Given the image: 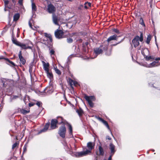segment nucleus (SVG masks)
Masks as SVG:
<instances>
[{
	"mask_svg": "<svg viewBox=\"0 0 160 160\" xmlns=\"http://www.w3.org/2000/svg\"><path fill=\"white\" fill-rule=\"evenodd\" d=\"M57 118L58 124L67 125L69 130V135L71 137L72 136V129L71 125L61 117H58Z\"/></svg>",
	"mask_w": 160,
	"mask_h": 160,
	"instance_id": "f257e3e1",
	"label": "nucleus"
},
{
	"mask_svg": "<svg viewBox=\"0 0 160 160\" xmlns=\"http://www.w3.org/2000/svg\"><path fill=\"white\" fill-rule=\"evenodd\" d=\"M19 46L22 49H32L33 45L32 42L30 41L27 40L24 43L20 42Z\"/></svg>",
	"mask_w": 160,
	"mask_h": 160,
	"instance_id": "f03ea898",
	"label": "nucleus"
},
{
	"mask_svg": "<svg viewBox=\"0 0 160 160\" xmlns=\"http://www.w3.org/2000/svg\"><path fill=\"white\" fill-rule=\"evenodd\" d=\"M139 40L141 42L143 41V34L142 32L140 33V37L138 36H136L132 41V42L135 48H136L139 45Z\"/></svg>",
	"mask_w": 160,
	"mask_h": 160,
	"instance_id": "7ed1b4c3",
	"label": "nucleus"
},
{
	"mask_svg": "<svg viewBox=\"0 0 160 160\" xmlns=\"http://www.w3.org/2000/svg\"><path fill=\"white\" fill-rule=\"evenodd\" d=\"M84 98L85 100L88 102V103L91 107H93L94 104L92 102L93 101H94L95 100V98L94 96H88L85 94L84 96Z\"/></svg>",
	"mask_w": 160,
	"mask_h": 160,
	"instance_id": "20e7f679",
	"label": "nucleus"
},
{
	"mask_svg": "<svg viewBox=\"0 0 160 160\" xmlns=\"http://www.w3.org/2000/svg\"><path fill=\"white\" fill-rule=\"evenodd\" d=\"M65 125H63L61 126L59 128L58 131V133L60 137L63 138L65 137L66 133V128L65 126Z\"/></svg>",
	"mask_w": 160,
	"mask_h": 160,
	"instance_id": "39448f33",
	"label": "nucleus"
},
{
	"mask_svg": "<svg viewBox=\"0 0 160 160\" xmlns=\"http://www.w3.org/2000/svg\"><path fill=\"white\" fill-rule=\"evenodd\" d=\"M95 146V143L93 142H89L87 145V147L88 149L86 150V151H87V152L89 154H90L91 153V151L92 149L94 148Z\"/></svg>",
	"mask_w": 160,
	"mask_h": 160,
	"instance_id": "423d86ee",
	"label": "nucleus"
},
{
	"mask_svg": "<svg viewBox=\"0 0 160 160\" xmlns=\"http://www.w3.org/2000/svg\"><path fill=\"white\" fill-rule=\"evenodd\" d=\"M45 39H43L41 40V41H43L44 42L43 43L45 45H47V44L48 42L47 41L49 40L50 42H52V37L51 35L50 34H48L47 33H45Z\"/></svg>",
	"mask_w": 160,
	"mask_h": 160,
	"instance_id": "0eeeda50",
	"label": "nucleus"
},
{
	"mask_svg": "<svg viewBox=\"0 0 160 160\" xmlns=\"http://www.w3.org/2000/svg\"><path fill=\"white\" fill-rule=\"evenodd\" d=\"M142 53L146 58L147 60H149L150 59H153V58H152V56H148L149 53V51L148 48H145L142 51Z\"/></svg>",
	"mask_w": 160,
	"mask_h": 160,
	"instance_id": "6e6552de",
	"label": "nucleus"
},
{
	"mask_svg": "<svg viewBox=\"0 0 160 160\" xmlns=\"http://www.w3.org/2000/svg\"><path fill=\"white\" fill-rule=\"evenodd\" d=\"M64 32L60 30L57 29L55 32V35L56 37L58 39L62 38H63Z\"/></svg>",
	"mask_w": 160,
	"mask_h": 160,
	"instance_id": "1a4fd4ad",
	"label": "nucleus"
},
{
	"mask_svg": "<svg viewBox=\"0 0 160 160\" xmlns=\"http://www.w3.org/2000/svg\"><path fill=\"white\" fill-rule=\"evenodd\" d=\"M106 148H103L101 143H100L98 146V150L99 153V155L103 156L105 154L106 151Z\"/></svg>",
	"mask_w": 160,
	"mask_h": 160,
	"instance_id": "9d476101",
	"label": "nucleus"
},
{
	"mask_svg": "<svg viewBox=\"0 0 160 160\" xmlns=\"http://www.w3.org/2000/svg\"><path fill=\"white\" fill-rule=\"evenodd\" d=\"M87 152V151H84L77 152L75 153V155L77 157H81L89 154Z\"/></svg>",
	"mask_w": 160,
	"mask_h": 160,
	"instance_id": "9b49d317",
	"label": "nucleus"
},
{
	"mask_svg": "<svg viewBox=\"0 0 160 160\" xmlns=\"http://www.w3.org/2000/svg\"><path fill=\"white\" fill-rule=\"evenodd\" d=\"M48 10L50 13H53L56 11V8L52 4H50L48 6Z\"/></svg>",
	"mask_w": 160,
	"mask_h": 160,
	"instance_id": "f8f14e48",
	"label": "nucleus"
},
{
	"mask_svg": "<svg viewBox=\"0 0 160 160\" xmlns=\"http://www.w3.org/2000/svg\"><path fill=\"white\" fill-rule=\"evenodd\" d=\"M44 91L47 94H51L53 92L52 87V86L47 87L44 89Z\"/></svg>",
	"mask_w": 160,
	"mask_h": 160,
	"instance_id": "ddd939ff",
	"label": "nucleus"
},
{
	"mask_svg": "<svg viewBox=\"0 0 160 160\" xmlns=\"http://www.w3.org/2000/svg\"><path fill=\"white\" fill-rule=\"evenodd\" d=\"M58 123V120L56 119L52 120L51 123V128L52 129H55L57 127V124Z\"/></svg>",
	"mask_w": 160,
	"mask_h": 160,
	"instance_id": "4468645a",
	"label": "nucleus"
},
{
	"mask_svg": "<svg viewBox=\"0 0 160 160\" xmlns=\"http://www.w3.org/2000/svg\"><path fill=\"white\" fill-rule=\"evenodd\" d=\"M18 57L20 61L22 64L24 65L26 62V60L23 57L22 55V51H20L19 52Z\"/></svg>",
	"mask_w": 160,
	"mask_h": 160,
	"instance_id": "2eb2a0df",
	"label": "nucleus"
},
{
	"mask_svg": "<svg viewBox=\"0 0 160 160\" xmlns=\"http://www.w3.org/2000/svg\"><path fill=\"white\" fill-rule=\"evenodd\" d=\"M118 37L116 34H114L109 37L107 39V41L109 43L112 40L117 41Z\"/></svg>",
	"mask_w": 160,
	"mask_h": 160,
	"instance_id": "dca6fc26",
	"label": "nucleus"
},
{
	"mask_svg": "<svg viewBox=\"0 0 160 160\" xmlns=\"http://www.w3.org/2000/svg\"><path fill=\"white\" fill-rule=\"evenodd\" d=\"M159 65H160V62L156 61L150 63L147 67L150 68L158 66Z\"/></svg>",
	"mask_w": 160,
	"mask_h": 160,
	"instance_id": "f3484780",
	"label": "nucleus"
},
{
	"mask_svg": "<svg viewBox=\"0 0 160 160\" xmlns=\"http://www.w3.org/2000/svg\"><path fill=\"white\" fill-rule=\"evenodd\" d=\"M109 149L111 151L110 154L114 155L116 150L115 149V146L112 143L110 144Z\"/></svg>",
	"mask_w": 160,
	"mask_h": 160,
	"instance_id": "a211bd4d",
	"label": "nucleus"
},
{
	"mask_svg": "<svg viewBox=\"0 0 160 160\" xmlns=\"http://www.w3.org/2000/svg\"><path fill=\"white\" fill-rule=\"evenodd\" d=\"M59 21L58 17L56 16V15L53 14H52V21L53 23L57 25H58L59 24L58 23V21Z\"/></svg>",
	"mask_w": 160,
	"mask_h": 160,
	"instance_id": "6ab92c4d",
	"label": "nucleus"
},
{
	"mask_svg": "<svg viewBox=\"0 0 160 160\" xmlns=\"http://www.w3.org/2000/svg\"><path fill=\"white\" fill-rule=\"evenodd\" d=\"M49 49V52L50 56L52 57V55H55V51L54 49L52 47V46L50 45L48 46V45H47Z\"/></svg>",
	"mask_w": 160,
	"mask_h": 160,
	"instance_id": "aec40b11",
	"label": "nucleus"
},
{
	"mask_svg": "<svg viewBox=\"0 0 160 160\" xmlns=\"http://www.w3.org/2000/svg\"><path fill=\"white\" fill-rule=\"evenodd\" d=\"M43 66V68L44 70L46 72L49 71V64L48 63H46L45 62L42 61V62Z\"/></svg>",
	"mask_w": 160,
	"mask_h": 160,
	"instance_id": "412c9836",
	"label": "nucleus"
},
{
	"mask_svg": "<svg viewBox=\"0 0 160 160\" xmlns=\"http://www.w3.org/2000/svg\"><path fill=\"white\" fill-rule=\"evenodd\" d=\"M32 2V13L33 14L35 13L37 11V8L35 3L33 2V0H31Z\"/></svg>",
	"mask_w": 160,
	"mask_h": 160,
	"instance_id": "4be33fe9",
	"label": "nucleus"
},
{
	"mask_svg": "<svg viewBox=\"0 0 160 160\" xmlns=\"http://www.w3.org/2000/svg\"><path fill=\"white\" fill-rule=\"evenodd\" d=\"M98 119L99 121H101L108 129H109V126L108 122L104 120L102 118L100 117H98Z\"/></svg>",
	"mask_w": 160,
	"mask_h": 160,
	"instance_id": "5701e85b",
	"label": "nucleus"
},
{
	"mask_svg": "<svg viewBox=\"0 0 160 160\" xmlns=\"http://www.w3.org/2000/svg\"><path fill=\"white\" fill-rule=\"evenodd\" d=\"M76 112L78 113L80 118L82 116L84 113L83 110L81 108H80L79 109H77Z\"/></svg>",
	"mask_w": 160,
	"mask_h": 160,
	"instance_id": "b1692460",
	"label": "nucleus"
},
{
	"mask_svg": "<svg viewBox=\"0 0 160 160\" xmlns=\"http://www.w3.org/2000/svg\"><path fill=\"white\" fill-rule=\"evenodd\" d=\"M94 52L96 54H99L102 53L103 52V51L102 49L99 48H97L94 49Z\"/></svg>",
	"mask_w": 160,
	"mask_h": 160,
	"instance_id": "393cba45",
	"label": "nucleus"
},
{
	"mask_svg": "<svg viewBox=\"0 0 160 160\" xmlns=\"http://www.w3.org/2000/svg\"><path fill=\"white\" fill-rule=\"evenodd\" d=\"M46 72L48 77L50 80L52 79L53 78V75L51 72H50L49 71H48Z\"/></svg>",
	"mask_w": 160,
	"mask_h": 160,
	"instance_id": "a878e982",
	"label": "nucleus"
},
{
	"mask_svg": "<svg viewBox=\"0 0 160 160\" xmlns=\"http://www.w3.org/2000/svg\"><path fill=\"white\" fill-rule=\"evenodd\" d=\"M50 126V122H49L48 123H47L45 126L44 128L41 130V132H44L46 131L48 129L49 126Z\"/></svg>",
	"mask_w": 160,
	"mask_h": 160,
	"instance_id": "bb28decb",
	"label": "nucleus"
},
{
	"mask_svg": "<svg viewBox=\"0 0 160 160\" xmlns=\"http://www.w3.org/2000/svg\"><path fill=\"white\" fill-rule=\"evenodd\" d=\"M12 42L13 43L19 46L21 42L18 41L16 39L14 38V37H13L12 36Z\"/></svg>",
	"mask_w": 160,
	"mask_h": 160,
	"instance_id": "cd10ccee",
	"label": "nucleus"
},
{
	"mask_svg": "<svg viewBox=\"0 0 160 160\" xmlns=\"http://www.w3.org/2000/svg\"><path fill=\"white\" fill-rule=\"evenodd\" d=\"M69 82L70 84V86L71 87L72 89H73V88L72 86V85H75L77 83V82H76L75 81L73 80H72L71 79H70L69 80Z\"/></svg>",
	"mask_w": 160,
	"mask_h": 160,
	"instance_id": "c85d7f7f",
	"label": "nucleus"
},
{
	"mask_svg": "<svg viewBox=\"0 0 160 160\" xmlns=\"http://www.w3.org/2000/svg\"><path fill=\"white\" fill-rule=\"evenodd\" d=\"M20 17V14L18 13L15 14L13 16V21H17Z\"/></svg>",
	"mask_w": 160,
	"mask_h": 160,
	"instance_id": "c756f323",
	"label": "nucleus"
},
{
	"mask_svg": "<svg viewBox=\"0 0 160 160\" xmlns=\"http://www.w3.org/2000/svg\"><path fill=\"white\" fill-rule=\"evenodd\" d=\"M151 39V36L150 34H149L148 35L147 38V40H146V43L149 44L150 42V41Z\"/></svg>",
	"mask_w": 160,
	"mask_h": 160,
	"instance_id": "7c9ffc66",
	"label": "nucleus"
},
{
	"mask_svg": "<svg viewBox=\"0 0 160 160\" xmlns=\"http://www.w3.org/2000/svg\"><path fill=\"white\" fill-rule=\"evenodd\" d=\"M91 6V3L90 2H86L84 4V8L86 9L88 8L89 7H90Z\"/></svg>",
	"mask_w": 160,
	"mask_h": 160,
	"instance_id": "2f4dec72",
	"label": "nucleus"
},
{
	"mask_svg": "<svg viewBox=\"0 0 160 160\" xmlns=\"http://www.w3.org/2000/svg\"><path fill=\"white\" fill-rule=\"evenodd\" d=\"M6 60L8 61L10 63V64L13 67H15L16 66V64L12 61H10L8 58L6 59Z\"/></svg>",
	"mask_w": 160,
	"mask_h": 160,
	"instance_id": "473e14b6",
	"label": "nucleus"
},
{
	"mask_svg": "<svg viewBox=\"0 0 160 160\" xmlns=\"http://www.w3.org/2000/svg\"><path fill=\"white\" fill-rule=\"evenodd\" d=\"M54 70L55 72L58 75H60L61 74V72L60 70L58 69L57 68H54Z\"/></svg>",
	"mask_w": 160,
	"mask_h": 160,
	"instance_id": "72a5a7b5",
	"label": "nucleus"
},
{
	"mask_svg": "<svg viewBox=\"0 0 160 160\" xmlns=\"http://www.w3.org/2000/svg\"><path fill=\"white\" fill-rule=\"evenodd\" d=\"M139 22L143 26L145 27V24L144 23L143 20V18H141L139 20Z\"/></svg>",
	"mask_w": 160,
	"mask_h": 160,
	"instance_id": "f704fd0d",
	"label": "nucleus"
},
{
	"mask_svg": "<svg viewBox=\"0 0 160 160\" xmlns=\"http://www.w3.org/2000/svg\"><path fill=\"white\" fill-rule=\"evenodd\" d=\"M19 145V143L18 142H16L15 143L13 144L12 147V149H13L15 148H16L17 146H18Z\"/></svg>",
	"mask_w": 160,
	"mask_h": 160,
	"instance_id": "c9c22d12",
	"label": "nucleus"
},
{
	"mask_svg": "<svg viewBox=\"0 0 160 160\" xmlns=\"http://www.w3.org/2000/svg\"><path fill=\"white\" fill-rule=\"evenodd\" d=\"M20 111V112L22 113L23 114H26L28 112V111H27L25 109H21Z\"/></svg>",
	"mask_w": 160,
	"mask_h": 160,
	"instance_id": "e433bc0d",
	"label": "nucleus"
},
{
	"mask_svg": "<svg viewBox=\"0 0 160 160\" xmlns=\"http://www.w3.org/2000/svg\"><path fill=\"white\" fill-rule=\"evenodd\" d=\"M28 23H29V27L32 29L33 30H35V29L36 28L34 27V28H33L32 27V25L31 24V22H30V21H29V22H28Z\"/></svg>",
	"mask_w": 160,
	"mask_h": 160,
	"instance_id": "4c0bfd02",
	"label": "nucleus"
},
{
	"mask_svg": "<svg viewBox=\"0 0 160 160\" xmlns=\"http://www.w3.org/2000/svg\"><path fill=\"white\" fill-rule=\"evenodd\" d=\"M67 41L68 43H71L72 42L73 40L71 38H68L67 39Z\"/></svg>",
	"mask_w": 160,
	"mask_h": 160,
	"instance_id": "58836bf2",
	"label": "nucleus"
},
{
	"mask_svg": "<svg viewBox=\"0 0 160 160\" xmlns=\"http://www.w3.org/2000/svg\"><path fill=\"white\" fill-rule=\"evenodd\" d=\"M113 31L118 34H119L120 33L119 31L117 29L114 28L113 29Z\"/></svg>",
	"mask_w": 160,
	"mask_h": 160,
	"instance_id": "ea45409f",
	"label": "nucleus"
},
{
	"mask_svg": "<svg viewBox=\"0 0 160 160\" xmlns=\"http://www.w3.org/2000/svg\"><path fill=\"white\" fill-rule=\"evenodd\" d=\"M123 39H122L119 42H118L116 43H115V44H112V45L113 46H115L117 45H118V44L120 43L121 42H122L123 41Z\"/></svg>",
	"mask_w": 160,
	"mask_h": 160,
	"instance_id": "a19ab883",
	"label": "nucleus"
},
{
	"mask_svg": "<svg viewBox=\"0 0 160 160\" xmlns=\"http://www.w3.org/2000/svg\"><path fill=\"white\" fill-rule=\"evenodd\" d=\"M4 2L5 7H6V6H7L8 3L9 1L8 0H5L4 1Z\"/></svg>",
	"mask_w": 160,
	"mask_h": 160,
	"instance_id": "79ce46f5",
	"label": "nucleus"
},
{
	"mask_svg": "<svg viewBox=\"0 0 160 160\" xmlns=\"http://www.w3.org/2000/svg\"><path fill=\"white\" fill-rule=\"evenodd\" d=\"M23 0H18V2L19 4L20 5L22 4V2Z\"/></svg>",
	"mask_w": 160,
	"mask_h": 160,
	"instance_id": "37998d69",
	"label": "nucleus"
},
{
	"mask_svg": "<svg viewBox=\"0 0 160 160\" xmlns=\"http://www.w3.org/2000/svg\"><path fill=\"white\" fill-rule=\"evenodd\" d=\"M7 58H5L4 57V56H0V60L1 59H4L6 60V59H7Z\"/></svg>",
	"mask_w": 160,
	"mask_h": 160,
	"instance_id": "c03bdc74",
	"label": "nucleus"
},
{
	"mask_svg": "<svg viewBox=\"0 0 160 160\" xmlns=\"http://www.w3.org/2000/svg\"><path fill=\"white\" fill-rule=\"evenodd\" d=\"M41 102H38L36 103V105L38 106L39 107H40Z\"/></svg>",
	"mask_w": 160,
	"mask_h": 160,
	"instance_id": "a18cd8bd",
	"label": "nucleus"
},
{
	"mask_svg": "<svg viewBox=\"0 0 160 160\" xmlns=\"http://www.w3.org/2000/svg\"><path fill=\"white\" fill-rule=\"evenodd\" d=\"M35 104V103H29V106L30 107L33 106Z\"/></svg>",
	"mask_w": 160,
	"mask_h": 160,
	"instance_id": "49530a36",
	"label": "nucleus"
},
{
	"mask_svg": "<svg viewBox=\"0 0 160 160\" xmlns=\"http://www.w3.org/2000/svg\"><path fill=\"white\" fill-rule=\"evenodd\" d=\"M26 151H27V148H26V146H24L23 147V152H26Z\"/></svg>",
	"mask_w": 160,
	"mask_h": 160,
	"instance_id": "de8ad7c7",
	"label": "nucleus"
},
{
	"mask_svg": "<svg viewBox=\"0 0 160 160\" xmlns=\"http://www.w3.org/2000/svg\"><path fill=\"white\" fill-rule=\"evenodd\" d=\"M106 139L110 140L111 139V137L109 136H107L106 137Z\"/></svg>",
	"mask_w": 160,
	"mask_h": 160,
	"instance_id": "09e8293b",
	"label": "nucleus"
},
{
	"mask_svg": "<svg viewBox=\"0 0 160 160\" xmlns=\"http://www.w3.org/2000/svg\"><path fill=\"white\" fill-rule=\"evenodd\" d=\"M113 155H112V154H110V156L109 157V158H108V160H111V159H112V156Z\"/></svg>",
	"mask_w": 160,
	"mask_h": 160,
	"instance_id": "8fccbe9b",
	"label": "nucleus"
},
{
	"mask_svg": "<svg viewBox=\"0 0 160 160\" xmlns=\"http://www.w3.org/2000/svg\"><path fill=\"white\" fill-rule=\"evenodd\" d=\"M18 97H19L17 96H13L12 99H16L17 98H18Z\"/></svg>",
	"mask_w": 160,
	"mask_h": 160,
	"instance_id": "3c124183",
	"label": "nucleus"
},
{
	"mask_svg": "<svg viewBox=\"0 0 160 160\" xmlns=\"http://www.w3.org/2000/svg\"><path fill=\"white\" fill-rule=\"evenodd\" d=\"M83 7V5H80L79 7V9H81V8L82 7Z\"/></svg>",
	"mask_w": 160,
	"mask_h": 160,
	"instance_id": "603ef678",
	"label": "nucleus"
},
{
	"mask_svg": "<svg viewBox=\"0 0 160 160\" xmlns=\"http://www.w3.org/2000/svg\"><path fill=\"white\" fill-rule=\"evenodd\" d=\"M155 60H156V61H157L158 60H160V58H157L156 59H155Z\"/></svg>",
	"mask_w": 160,
	"mask_h": 160,
	"instance_id": "864d4df0",
	"label": "nucleus"
},
{
	"mask_svg": "<svg viewBox=\"0 0 160 160\" xmlns=\"http://www.w3.org/2000/svg\"><path fill=\"white\" fill-rule=\"evenodd\" d=\"M72 55H71L70 56L68 57V59H69V58H72Z\"/></svg>",
	"mask_w": 160,
	"mask_h": 160,
	"instance_id": "5fc2aeb1",
	"label": "nucleus"
},
{
	"mask_svg": "<svg viewBox=\"0 0 160 160\" xmlns=\"http://www.w3.org/2000/svg\"><path fill=\"white\" fill-rule=\"evenodd\" d=\"M6 7H5V8H4V10L5 11H7V10L6 9Z\"/></svg>",
	"mask_w": 160,
	"mask_h": 160,
	"instance_id": "6e6d98bb",
	"label": "nucleus"
},
{
	"mask_svg": "<svg viewBox=\"0 0 160 160\" xmlns=\"http://www.w3.org/2000/svg\"><path fill=\"white\" fill-rule=\"evenodd\" d=\"M75 33H74V32H73V33H72V35H74Z\"/></svg>",
	"mask_w": 160,
	"mask_h": 160,
	"instance_id": "4d7b16f0",
	"label": "nucleus"
},
{
	"mask_svg": "<svg viewBox=\"0 0 160 160\" xmlns=\"http://www.w3.org/2000/svg\"><path fill=\"white\" fill-rule=\"evenodd\" d=\"M155 41H156V36H155Z\"/></svg>",
	"mask_w": 160,
	"mask_h": 160,
	"instance_id": "13d9d810",
	"label": "nucleus"
},
{
	"mask_svg": "<svg viewBox=\"0 0 160 160\" xmlns=\"http://www.w3.org/2000/svg\"><path fill=\"white\" fill-rule=\"evenodd\" d=\"M29 71L30 72V69H29Z\"/></svg>",
	"mask_w": 160,
	"mask_h": 160,
	"instance_id": "bf43d9fd",
	"label": "nucleus"
},
{
	"mask_svg": "<svg viewBox=\"0 0 160 160\" xmlns=\"http://www.w3.org/2000/svg\"><path fill=\"white\" fill-rule=\"evenodd\" d=\"M152 150V151H153V152H154V150Z\"/></svg>",
	"mask_w": 160,
	"mask_h": 160,
	"instance_id": "052dcab7",
	"label": "nucleus"
},
{
	"mask_svg": "<svg viewBox=\"0 0 160 160\" xmlns=\"http://www.w3.org/2000/svg\"><path fill=\"white\" fill-rule=\"evenodd\" d=\"M13 33V31L12 30V34Z\"/></svg>",
	"mask_w": 160,
	"mask_h": 160,
	"instance_id": "680f3d73",
	"label": "nucleus"
},
{
	"mask_svg": "<svg viewBox=\"0 0 160 160\" xmlns=\"http://www.w3.org/2000/svg\"><path fill=\"white\" fill-rule=\"evenodd\" d=\"M156 45L158 46V45L157 44H156Z\"/></svg>",
	"mask_w": 160,
	"mask_h": 160,
	"instance_id": "e2e57ef3",
	"label": "nucleus"
}]
</instances>
